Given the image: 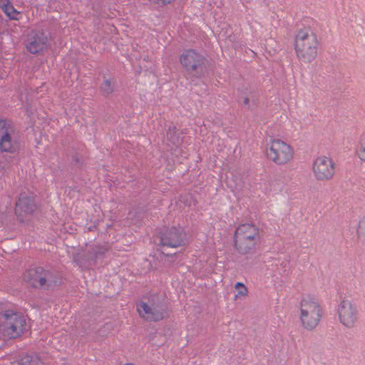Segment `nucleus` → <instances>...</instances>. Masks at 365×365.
<instances>
[{
    "label": "nucleus",
    "instance_id": "obj_1",
    "mask_svg": "<svg viewBox=\"0 0 365 365\" xmlns=\"http://www.w3.org/2000/svg\"><path fill=\"white\" fill-rule=\"evenodd\" d=\"M323 315L322 305L315 297L310 294L302 297L298 304V319L303 329L314 330L320 324Z\"/></svg>",
    "mask_w": 365,
    "mask_h": 365
},
{
    "label": "nucleus",
    "instance_id": "obj_2",
    "mask_svg": "<svg viewBox=\"0 0 365 365\" xmlns=\"http://www.w3.org/2000/svg\"><path fill=\"white\" fill-rule=\"evenodd\" d=\"M261 240L259 228L253 223H242L234 232L233 242L235 250L242 255L253 254Z\"/></svg>",
    "mask_w": 365,
    "mask_h": 365
},
{
    "label": "nucleus",
    "instance_id": "obj_3",
    "mask_svg": "<svg viewBox=\"0 0 365 365\" xmlns=\"http://www.w3.org/2000/svg\"><path fill=\"white\" fill-rule=\"evenodd\" d=\"M319 41L316 34L308 27L299 29L295 35L294 48L297 58L311 63L317 56Z\"/></svg>",
    "mask_w": 365,
    "mask_h": 365
},
{
    "label": "nucleus",
    "instance_id": "obj_4",
    "mask_svg": "<svg viewBox=\"0 0 365 365\" xmlns=\"http://www.w3.org/2000/svg\"><path fill=\"white\" fill-rule=\"evenodd\" d=\"M264 154L268 161L278 166L291 163L295 157L294 148L289 143L277 138H271L267 142Z\"/></svg>",
    "mask_w": 365,
    "mask_h": 365
},
{
    "label": "nucleus",
    "instance_id": "obj_5",
    "mask_svg": "<svg viewBox=\"0 0 365 365\" xmlns=\"http://www.w3.org/2000/svg\"><path fill=\"white\" fill-rule=\"evenodd\" d=\"M26 325L24 317L16 312L6 311L0 319V339L19 336Z\"/></svg>",
    "mask_w": 365,
    "mask_h": 365
},
{
    "label": "nucleus",
    "instance_id": "obj_6",
    "mask_svg": "<svg viewBox=\"0 0 365 365\" xmlns=\"http://www.w3.org/2000/svg\"><path fill=\"white\" fill-rule=\"evenodd\" d=\"M137 311L141 317L155 322L163 319L166 314L159 297L156 295L143 297L137 304Z\"/></svg>",
    "mask_w": 365,
    "mask_h": 365
},
{
    "label": "nucleus",
    "instance_id": "obj_7",
    "mask_svg": "<svg viewBox=\"0 0 365 365\" xmlns=\"http://www.w3.org/2000/svg\"><path fill=\"white\" fill-rule=\"evenodd\" d=\"M311 170L317 181L328 182L331 180L336 174V163L329 156L319 155L314 159Z\"/></svg>",
    "mask_w": 365,
    "mask_h": 365
},
{
    "label": "nucleus",
    "instance_id": "obj_8",
    "mask_svg": "<svg viewBox=\"0 0 365 365\" xmlns=\"http://www.w3.org/2000/svg\"><path fill=\"white\" fill-rule=\"evenodd\" d=\"M337 314L339 322L346 329L355 328L359 324L357 305L351 299H344L338 305Z\"/></svg>",
    "mask_w": 365,
    "mask_h": 365
},
{
    "label": "nucleus",
    "instance_id": "obj_9",
    "mask_svg": "<svg viewBox=\"0 0 365 365\" xmlns=\"http://www.w3.org/2000/svg\"><path fill=\"white\" fill-rule=\"evenodd\" d=\"M180 62L190 73L200 75L206 69V58L193 49L185 51L180 56Z\"/></svg>",
    "mask_w": 365,
    "mask_h": 365
},
{
    "label": "nucleus",
    "instance_id": "obj_10",
    "mask_svg": "<svg viewBox=\"0 0 365 365\" xmlns=\"http://www.w3.org/2000/svg\"><path fill=\"white\" fill-rule=\"evenodd\" d=\"M160 245L171 248L185 245L186 233L182 227H170L162 230L159 234Z\"/></svg>",
    "mask_w": 365,
    "mask_h": 365
},
{
    "label": "nucleus",
    "instance_id": "obj_11",
    "mask_svg": "<svg viewBox=\"0 0 365 365\" xmlns=\"http://www.w3.org/2000/svg\"><path fill=\"white\" fill-rule=\"evenodd\" d=\"M13 132L14 128L10 121L0 120V148L1 150L10 153L16 150L15 143L11 137Z\"/></svg>",
    "mask_w": 365,
    "mask_h": 365
},
{
    "label": "nucleus",
    "instance_id": "obj_12",
    "mask_svg": "<svg viewBox=\"0 0 365 365\" xmlns=\"http://www.w3.org/2000/svg\"><path fill=\"white\" fill-rule=\"evenodd\" d=\"M48 39L44 33L31 32L28 38L26 48L31 53H37L46 48Z\"/></svg>",
    "mask_w": 365,
    "mask_h": 365
},
{
    "label": "nucleus",
    "instance_id": "obj_13",
    "mask_svg": "<svg viewBox=\"0 0 365 365\" xmlns=\"http://www.w3.org/2000/svg\"><path fill=\"white\" fill-rule=\"evenodd\" d=\"M35 209L34 200L26 195H21L16 205L15 213L19 220L23 222L24 218L31 215Z\"/></svg>",
    "mask_w": 365,
    "mask_h": 365
},
{
    "label": "nucleus",
    "instance_id": "obj_14",
    "mask_svg": "<svg viewBox=\"0 0 365 365\" xmlns=\"http://www.w3.org/2000/svg\"><path fill=\"white\" fill-rule=\"evenodd\" d=\"M51 274L42 267L30 269L25 278L34 287H42L46 286V281L50 279Z\"/></svg>",
    "mask_w": 365,
    "mask_h": 365
},
{
    "label": "nucleus",
    "instance_id": "obj_15",
    "mask_svg": "<svg viewBox=\"0 0 365 365\" xmlns=\"http://www.w3.org/2000/svg\"><path fill=\"white\" fill-rule=\"evenodd\" d=\"M0 8L10 19H20V12L14 7L10 0H0Z\"/></svg>",
    "mask_w": 365,
    "mask_h": 365
},
{
    "label": "nucleus",
    "instance_id": "obj_16",
    "mask_svg": "<svg viewBox=\"0 0 365 365\" xmlns=\"http://www.w3.org/2000/svg\"><path fill=\"white\" fill-rule=\"evenodd\" d=\"M11 365H43V362L37 355H26L18 362H11Z\"/></svg>",
    "mask_w": 365,
    "mask_h": 365
},
{
    "label": "nucleus",
    "instance_id": "obj_17",
    "mask_svg": "<svg viewBox=\"0 0 365 365\" xmlns=\"http://www.w3.org/2000/svg\"><path fill=\"white\" fill-rule=\"evenodd\" d=\"M356 154L361 161L365 162V132L360 136Z\"/></svg>",
    "mask_w": 365,
    "mask_h": 365
},
{
    "label": "nucleus",
    "instance_id": "obj_18",
    "mask_svg": "<svg viewBox=\"0 0 365 365\" xmlns=\"http://www.w3.org/2000/svg\"><path fill=\"white\" fill-rule=\"evenodd\" d=\"M235 289L237 291L235 295V299L245 297L248 294L247 288L242 282H237L235 285Z\"/></svg>",
    "mask_w": 365,
    "mask_h": 365
},
{
    "label": "nucleus",
    "instance_id": "obj_19",
    "mask_svg": "<svg viewBox=\"0 0 365 365\" xmlns=\"http://www.w3.org/2000/svg\"><path fill=\"white\" fill-rule=\"evenodd\" d=\"M356 234L358 238L363 242H365V217L360 220L356 230Z\"/></svg>",
    "mask_w": 365,
    "mask_h": 365
},
{
    "label": "nucleus",
    "instance_id": "obj_20",
    "mask_svg": "<svg viewBox=\"0 0 365 365\" xmlns=\"http://www.w3.org/2000/svg\"><path fill=\"white\" fill-rule=\"evenodd\" d=\"M101 91L106 95L111 93L113 91V82L109 79H105L101 86Z\"/></svg>",
    "mask_w": 365,
    "mask_h": 365
},
{
    "label": "nucleus",
    "instance_id": "obj_21",
    "mask_svg": "<svg viewBox=\"0 0 365 365\" xmlns=\"http://www.w3.org/2000/svg\"><path fill=\"white\" fill-rule=\"evenodd\" d=\"M155 4L165 6L171 4L174 0H149Z\"/></svg>",
    "mask_w": 365,
    "mask_h": 365
}]
</instances>
